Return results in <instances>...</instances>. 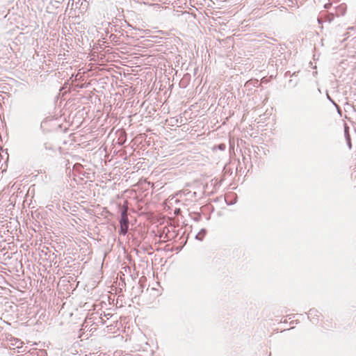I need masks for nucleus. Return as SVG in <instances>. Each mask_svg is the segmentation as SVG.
<instances>
[{
    "instance_id": "nucleus-7",
    "label": "nucleus",
    "mask_w": 356,
    "mask_h": 356,
    "mask_svg": "<svg viewBox=\"0 0 356 356\" xmlns=\"http://www.w3.org/2000/svg\"><path fill=\"white\" fill-rule=\"evenodd\" d=\"M334 19V14L328 13L326 15V20L331 22Z\"/></svg>"
},
{
    "instance_id": "nucleus-10",
    "label": "nucleus",
    "mask_w": 356,
    "mask_h": 356,
    "mask_svg": "<svg viewBox=\"0 0 356 356\" xmlns=\"http://www.w3.org/2000/svg\"><path fill=\"white\" fill-rule=\"evenodd\" d=\"M218 149L220 150H224L225 149V145L224 144H220L218 145Z\"/></svg>"
},
{
    "instance_id": "nucleus-13",
    "label": "nucleus",
    "mask_w": 356,
    "mask_h": 356,
    "mask_svg": "<svg viewBox=\"0 0 356 356\" xmlns=\"http://www.w3.org/2000/svg\"><path fill=\"white\" fill-rule=\"evenodd\" d=\"M330 1H331L332 3H337L339 1V0H329Z\"/></svg>"
},
{
    "instance_id": "nucleus-1",
    "label": "nucleus",
    "mask_w": 356,
    "mask_h": 356,
    "mask_svg": "<svg viewBox=\"0 0 356 356\" xmlns=\"http://www.w3.org/2000/svg\"><path fill=\"white\" fill-rule=\"evenodd\" d=\"M128 204L125 202L120 209V231L121 235H126L129 229Z\"/></svg>"
},
{
    "instance_id": "nucleus-5",
    "label": "nucleus",
    "mask_w": 356,
    "mask_h": 356,
    "mask_svg": "<svg viewBox=\"0 0 356 356\" xmlns=\"http://www.w3.org/2000/svg\"><path fill=\"white\" fill-rule=\"evenodd\" d=\"M346 7L345 5L341 4L336 8V15L340 16L343 15L346 13Z\"/></svg>"
},
{
    "instance_id": "nucleus-8",
    "label": "nucleus",
    "mask_w": 356,
    "mask_h": 356,
    "mask_svg": "<svg viewBox=\"0 0 356 356\" xmlns=\"http://www.w3.org/2000/svg\"><path fill=\"white\" fill-rule=\"evenodd\" d=\"M205 233H206L205 229H202V230L200 231V232H199V233H198V234H197V235H196V238H199V239L202 240V238H200V236L201 234H202V236H204V234H205Z\"/></svg>"
},
{
    "instance_id": "nucleus-9",
    "label": "nucleus",
    "mask_w": 356,
    "mask_h": 356,
    "mask_svg": "<svg viewBox=\"0 0 356 356\" xmlns=\"http://www.w3.org/2000/svg\"><path fill=\"white\" fill-rule=\"evenodd\" d=\"M332 3L331 1H330V3H325L324 8L328 9L332 6Z\"/></svg>"
},
{
    "instance_id": "nucleus-6",
    "label": "nucleus",
    "mask_w": 356,
    "mask_h": 356,
    "mask_svg": "<svg viewBox=\"0 0 356 356\" xmlns=\"http://www.w3.org/2000/svg\"><path fill=\"white\" fill-rule=\"evenodd\" d=\"M327 97L337 107L338 113H341V111L339 106L331 99L328 94H327Z\"/></svg>"
},
{
    "instance_id": "nucleus-4",
    "label": "nucleus",
    "mask_w": 356,
    "mask_h": 356,
    "mask_svg": "<svg viewBox=\"0 0 356 356\" xmlns=\"http://www.w3.org/2000/svg\"><path fill=\"white\" fill-rule=\"evenodd\" d=\"M344 136H345L346 140L347 145L348 146V148L351 149L352 144H351V140H350V136L349 134V127L347 126L346 124H344Z\"/></svg>"
},
{
    "instance_id": "nucleus-12",
    "label": "nucleus",
    "mask_w": 356,
    "mask_h": 356,
    "mask_svg": "<svg viewBox=\"0 0 356 356\" xmlns=\"http://www.w3.org/2000/svg\"><path fill=\"white\" fill-rule=\"evenodd\" d=\"M100 318H101V322H102V324H104V323H106V321L104 319V318H103V317H100Z\"/></svg>"
},
{
    "instance_id": "nucleus-3",
    "label": "nucleus",
    "mask_w": 356,
    "mask_h": 356,
    "mask_svg": "<svg viewBox=\"0 0 356 356\" xmlns=\"http://www.w3.org/2000/svg\"><path fill=\"white\" fill-rule=\"evenodd\" d=\"M321 316V314L315 309H311L308 312V318L313 321L314 320H318L319 317Z\"/></svg>"
},
{
    "instance_id": "nucleus-14",
    "label": "nucleus",
    "mask_w": 356,
    "mask_h": 356,
    "mask_svg": "<svg viewBox=\"0 0 356 356\" xmlns=\"http://www.w3.org/2000/svg\"><path fill=\"white\" fill-rule=\"evenodd\" d=\"M318 22L319 24H321L323 22V21L321 18H318Z\"/></svg>"
},
{
    "instance_id": "nucleus-11",
    "label": "nucleus",
    "mask_w": 356,
    "mask_h": 356,
    "mask_svg": "<svg viewBox=\"0 0 356 356\" xmlns=\"http://www.w3.org/2000/svg\"><path fill=\"white\" fill-rule=\"evenodd\" d=\"M112 315L111 314H104V316L108 319Z\"/></svg>"
},
{
    "instance_id": "nucleus-2",
    "label": "nucleus",
    "mask_w": 356,
    "mask_h": 356,
    "mask_svg": "<svg viewBox=\"0 0 356 356\" xmlns=\"http://www.w3.org/2000/svg\"><path fill=\"white\" fill-rule=\"evenodd\" d=\"M177 196L186 200L193 202L197 197V193L192 192L188 188H184L177 193Z\"/></svg>"
}]
</instances>
